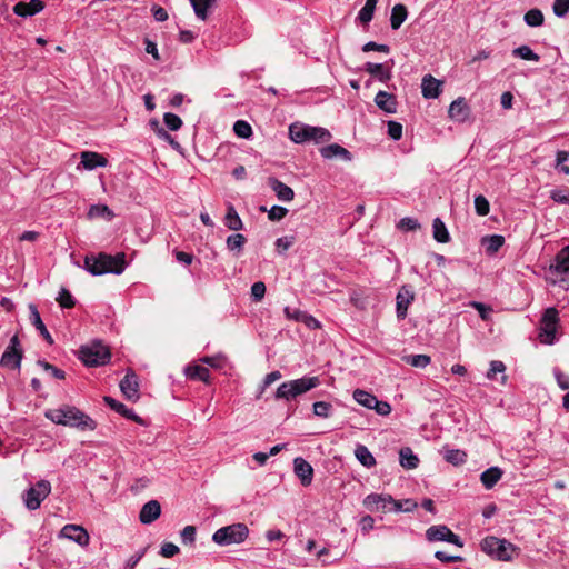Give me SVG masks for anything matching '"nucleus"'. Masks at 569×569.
<instances>
[{
    "instance_id": "c85d7f7f",
    "label": "nucleus",
    "mask_w": 569,
    "mask_h": 569,
    "mask_svg": "<svg viewBox=\"0 0 569 569\" xmlns=\"http://www.w3.org/2000/svg\"><path fill=\"white\" fill-rule=\"evenodd\" d=\"M365 70L381 82L388 81L391 77L389 69H386L382 63L367 62Z\"/></svg>"
},
{
    "instance_id": "79ce46f5",
    "label": "nucleus",
    "mask_w": 569,
    "mask_h": 569,
    "mask_svg": "<svg viewBox=\"0 0 569 569\" xmlns=\"http://www.w3.org/2000/svg\"><path fill=\"white\" fill-rule=\"evenodd\" d=\"M523 20L529 27H540L543 23L545 17L541 10L530 9L526 12Z\"/></svg>"
},
{
    "instance_id": "5701e85b",
    "label": "nucleus",
    "mask_w": 569,
    "mask_h": 569,
    "mask_svg": "<svg viewBox=\"0 0 569 569\" xmlns=\"http://www.w3.org/2000/svg\"><path fill=\"white\" fill-rule=\"evenodd\" d=\"M320 154L325 159L340 158L345 161H351L352 154L349 150L341 147L340 144L332 143L320 149Z\"/></svg>"
},
{
    "instance_id": "a19ab883",
    "label": "nucleus",
    "mask_w": 569,
    "mask_h": 569,
    "mask_svg": "<svg viewBox=\"0 0 569 569\" xmlns=\"http://www.w3.org/2000/svg\"><path fill=\"white\" fill-rule=\"evenodd\" d=\"M512 56L520 58L522 60H528V61H533V62H538L540 60V57L536 52H533L532 49L527 44L515 48L512 50Z\"/></svg>"
},
{
    "instance_id": "7c9ffc66",
    "label": "nucleus",
    "mask_w": 569,
    "mask_h": 569,
    "mask_svg": "<svg viewBox=\"0 0 569 569\" xmlns=\"http://www.w3.org/2000/svg\"><path fill=\"white\" fill-rule=\"evenodd\" d=\"M357 460L366 468L376 466V459L369 449L363 445H357L355 449Z\"/></svg>"
},
{
    "instance_id": "49530a36",
    "label": "nucleus",
    "mask_w": 569,
    "mask_h": 569,
    "mask_svg": "<svg viewBox=\"0 0 569 569\" xmlns=\"http://www.w3.org/2000/svg\"><path fill=\"white\" fill-rule=\"evenodd\" d=\"M418 507L417 502L412 499L395 500L392 510L395 512H411Z\"/></svg>"
},
{
    "instance_id": "c756f323",
    "label": "nucleus",
    "mask_w": 569,
    "mask_h": 569,
    "mask_svg": "<svg viewBox=\"0 0 569 569\" xmlns=\"http://www.w3.org/2000/svg\"><path fill=\"white\" fill-rule=\"evenodd\" d=\"M224 224L232 231H239L243 228L242 220L232 204H229L227 208Z\"/></svg>"
},
{
    "instance_id": "bb28decb",
    "label": "nucleus",
    "mask_w": 569,
    "mask_h": 569,
    "mask_svg": "<svg viewBox=\"0 0 569 569\" xmlns=\"http://www.w3.org/2000/svg\"><path fill=\"white\" fill-rule=\"evenodd\" d=\"M502 473L500 468L491 467L481 473L480 480L486 489H491L501 479Z\"/></svg>"
},
{
    "instance_id": "0eeeda50",
    "label": "nucleus",
    "mask_w": 569,
    "mask_h": 569,
    "mask_svg": "<svg viewBox=\"0 0 569 569\" xmlns=\"http://www.w3.org/2000/svg\"><path fill=\"white\" fill-rule=\"evenodd\" d=\"M558 311L555 308H548L542 315L539 327V340L545 345H553L557 340Z\"/></svg>"
},
{
    "instance_id": "603ef678",
    "label": "nucleus",
    "mask_w": 569,
    "mask_h": 569,
    "mask_svg": "<svg viewBox=\"0 0 569 569\" xmlns=\"http://www.w3.org/2000/svg\"><path fill=\"white\" fill-rule=\"evenodd\" d=\"M163 121L168 129L172 131L179 130L182 126V120L180 119V117L171 112H166L163 114Z\"/></svg>"
},
{
    "instance_id": "c03bdc74",
    "label": "nucleus",
    "mask_w": 569,
    "mask_h": 569,
    "mask_svg": "<svg viewBox=\"0 0 569 569\" xmlns=\"http://www.w3.org/2000/svg\"><path fill=\"white\" fill-rule=\"evenodd\" d=\"M466 458V452L459 449H447L445 452V459L455 466L462 465Z\"/></svg>"
},
{
    "instance_id": "774afa93",
    "label": "nucleus",
    "mask_w": 569,
    "mask_h": 569,
    "mask_svg": "<svg viewBox=\"0 0 569 569\" xmlns=\"http://www.w3.org/2000/svg\"><path fill=\"white\" fill-rule=\"evenodd\" d=\"M359 526H360V529L362 531V533H368L370 530L373 529L375 527V519L367 515V516H363L360 521H359Z\"/></svg>"
},
{
    "instance_id": "2f4dec72",
    "label": "nucleus",
    "mask_w": 569,
    "mask_h": 569,
    "mask_svg": "<svg viewBox=\"0 0 569 569\" xmlns=\"http://www.w3.org/2000/svg\"><path fill=\"white\" fill-rule=\"evenodd\" d=\"M184 373L189 379L199 380L203 382H208L210 377L209 369L199 365L186 367Z\"/></svg>"
},
{
    "instance_id": "b1692460",
    "label": "nucleus",
    "mask_w": 569,
    "mask_h": 569,
    "mask_svg": "<svg viewBox=\"0 0 569 569\" xmlns=\"http://www.w3.org/2000/svg\"><path fill=\"white\" fill-rule=\"evenodd\" d=\"M376 104L387 113H396L397 100L396 97L386 91H379L375 98Z\"/></svg>"
},
{
    "instance_id": "dca6fc26",
    "label": "nucleus",
    "mask_w": 569,
    "mask_h": 569,
    "mask_svg": "<svg viewBox=\"0 0 569 569\" xmlns=\"http://www.w3.org/2000/svg\"><path fill=\"white\" fill-rule=\"evenodd\" d=\"M120 389L124 397L129 400L139 399V383L137 375L129 370L124 378L120 381Z\"/></svg>"
},
{
    "instance_id": "0e129e2a",
    "label": "nucleus",
    "mask_w": 569,
    "mask_h": 569,
    "mask_svg": "<svg viewBox=\"0 0 569 569\" xmlns=\"http://www.w3.org/2000/svg\"><path fill=\"white\" fill-rule=\"evenodd\" d=\"M388 134L393 140H399L402 137V126L396 121L388 122Z\"/></svg>"
},
{
    "instance_id": "338daca9",
    "label": "nucleus",
    "mask_w": 569,
    "mask_h": 569,
    "mask_svg": "<svg viewBox=\"0 0 569 569\" xmlns=\"http://www.w3.org/2000/svg\"><path fill=\"white\" fill-rule=\"evenodd\" d=\"M398 227L402 230L411 231V230H416L417 228H419V223L416 219L407 217V218H402L399 221Z\"/></svg>"
},
{
    "instance_id": "f3484780",
    "label": "nucleus",
    "mask_w": 569,
    "mask_h": 569,
    "mask_svg": "<svg viewBox=\"0 0 569 569\" xmlns=\"http://www.w3.org/2000/svg\"><path fill=\"white\" fill-rule=\"evenodd\" d=\"M293 470L296 476L300 479L302 486H309L313 478L312 466L301 457L293 460Z\"/></svg>"
},
{
    "instance_id": "f257e3e1",
    "label": "nucleus",
    "mask_w": 569,
    "mask_h": 569,
    "mask_svg": "<svg viewBox=\"0 0 569 569\" xmlns=\"http://www.w3.org/2000/svg\"><path fill=\"white\" fill-rule=\"evenodd\" d=\"M44 416L57 425L80 430H93L96 428V422L88 415L73 406L49 409L46 411Z\"/></svg>"
},
{
    "instance_id": "cd10ccee",
    "label": "nucleus",
    "mask_w": 569,
    "mask_h": 569,
    "mask_svg": "<svg viewBox=\"0 0 569 569\" xmlns=\"http://www.w3.org/2000/svg\"><path fill=\"white\" fill-rule=\"evenodd\" d=\"M408 17L406 6L398 3L391 10L390 26L392 30H398Z\"/></svg>"
},
{
    "instance_id": "c9c22d12",
    "label": "nucleus",
    "mask_w": 569,
    "mask_h": 569,
    "mask_svg": "<svg viewBox=\"0 0 569 569\" xmlns=\"http://www.w3.org/2000/svg\"><path fill=\"white\" fill-rule=\"evenodd\" d=\"M400 465L406 469H415L418 466L419 459L413 451L406 447L399 452Z\"/></svg>"
},
{
    "instance_id": "052dcab7",
    "label": "nucleus",
    "mask_w": 569,
    "mask_h": 569,
    "mask_svg": "<svg viewBox=\"0 0 569 569\" xmlns=\"http://www.w3.org/2000/svg\"><path fill=\"white\" fill-rule=\"evenodd\" d=\"M552 10L558 18L566 17L569 12V0H555Z\"/></svg>"
},
{
    "instance_id": "bf43d9fd",
    "label": "nucleus",
    "mask_w": 569,
    "mask_h": 569,
    "mask_svg": "<svg viewBox=\"0 0 569 569\" xmlns=\"http://www.w3.org/2000/svg\"><path fill=\"white\" fill-rule=\"evenodd\" d=\"M38 366H40L44 371L49 372L56 379L62 380L66 377L64 371H62L59 368L50 365L49 362L39 360L38 361Z\"/></svg>"
},
{
    "instance_id": "680f3d73",
    "label": "nucleus",
    "mask_w": 569,
    "mask_h": 569,
    "mask_svg": "<svg viewBox=\"0 0 569 569\" xmlns=\"http://www.w3.org/2000/svg\"><path fill=\"white\" fill-rule=\"evenodd\" d=\"M266 284L262 281H257L251 286L252 300L258 302L261 301L266 295Z\"/></svg>"
},
{
    "instance_id": "39448f33",
    "label": "nucleus",
    "mask_w": 569,
    "mask_h": 569,
    "mask_svg": "<svg viewBox=\"0 0 569 569\" xmlns=\"http://www.w3.org/2000/svg\"><path fill=\"white\" fill-rule=\"evenodd\" d=\"M248 537V526L242 522H237L216 530L212 535V541L218 546H230L242 543Z\"/></svg>"
},
{
    "instance_id": "4d7b16f0",
    "label": "nucleus",
    "mask_w": 569,
    "mask_h": 569,
    "mask_svg": "<svg viewBox=\"0 0 569 569\" xmlns=\"http://www.w3.org/2000/svg\"><path fill=\"white\" fill-rule=\"evenodd\" d=\"M57 300L62 308H72L74 306L72 295L64 288L59 291Z\"/></svg>"
},
{
    "instance_id": "72a5a7b5",
    "label": "nucleus",
    "mask_w": 569,
    "mask_h": 569,
    "mask_svg": "<svg viewBox=\"0 0 569 569\" xmlns=\"http://www.w3.org/2000/svg\"><path fill=\"white\" fill-rule=\"evenodd\" d=\"M104 401L111 409L122 415L123 417H127L136 421L139 420L138 416L131 409L127 408L123 403L117 401L116 399L111 397H104Z\"/></svg>"
},
{
    "instance_id": "4468645a",
    "label": "nucleus",
    "mask_w": 569,
    "mask_h": 569,
    "mask_svg": "<svg viewBox=\"0 0 569 569\" xmlns=\"http://www.w3.org/2000/svg\"><path fill=\"white\" fill-rule=\"evenodd\" d=\"M471 109L463 97L453 100L448 110V117L459 123L466 122L470 118Z\"/></svg>"
},
{
    "instance_id": "aec40b11",
    "label": "nucleus",
    "mask_w": 569,
    "mask_h": 569,
    "mask_svg": "<svg viewBox=\"0 0 569 569\" xmlns=\"http://www.w3.org/2000/svg\"><path fill=\"white\" fill-rule=\"evenodd\" d=\"M268 186L276 193L277 198L280 201L289 202V201L293 200L295 192H293L292 188L284 184L282 181L278 180L277 178H273V177L269 178Z\"/></svg>"
},
{
    "instance_id": "1a4fd4ad",
    "label": "nucleus",
    "mask_w": 569,
    "mask_h": 569,
    "mask_svg": "<svg viewBox=\"0 0 569 569\" xmlns=\"http://www.w3.org/2000/svg\"><path fill=\"white\" fill-rule=\"evenodd\" d=\"M22 350L20 348V341L17 335H14L9 342V346L4 350L0 365L9 369H19L21 366Z\"/></svg>"
},
{
    "instance_id": "5fc2aeb1",
    "label": "nucleus",
    "mask_w": 569,
    "mask_h": 569,
    "mask_svg": "<svg viewBox=\"0 0 569 569\" xmlns=\"http://www.w3.org/2000/svg\"><path fill=\"white\" fill-rule=\"evenodd\" d=\"M196 533L197 529L194 526H186L180 532L182 543L193 545L196 541Z\"/></svg>"
},
{
    "instance_id": "412c9836",
    "label": "nucleus",
    "mask_w": 569,
    "mask_h": 569,
    "mask_svg": "<svg viewBox=\"0 0 569 569\" xmlns=\"http://www.w3.org/2000/svg\"><path fill=\"white\" fill-rule=\"evenodd\" d=\"M441 81L437 80L430 74L422 78L421 92L426 99H436L441 92Z\"/></svg>"
},
{
    "instance_id": "393cba45",
    "label": "nucleus",
    "mask_w": 569,
    "mask_h": 569,
    "mask_svg": "<svg viewBox=\"0 0 569 569\" xmlns=\"http://www.w3.org/2000/svg\"><path fill=\"white\" fill-rule=\"evenodd\" d=\"M30 310V321L36 327V329L40 332V335L50 343H53V339L49 331L47 330L44 323L41 320L40 313L34 305L29 306Z\"/></svg>"
},
{
    "instance_id": "8fccbe9b",
    "label": "nucleus",
    "mask_w": 569,
    "mask_h": 569,
    "mask_svg": "<svg viewBox=\"0 0 569 569\" xmlns=\"http://www.w3.org/2000/svg\"><path fill=\"white\" fill-rule=\"evenodd\" d=\"M405 360L407 363L416 368H426L431 361L430 357L427 355H411L405 357Z\"/></svg>"
},
{
    "instance_id": "a878e982",
    "label": "nucleus",
    "mask_w": 569,
    "mask_h": 569,
    "mask_svg": "<svg viewBox=\"0 0 569 569\" xmlns=\"http://www.w3.org/2000/svg\"><path fill=\"white\" fill-rule=\"evenodd\" d=\"M551 268H553L557 273L569 276V246L558 252L555 264H552Z\"/></svg>"
},
{
    "instance_id": "3c124183",
    "label": "nucleus",
    "mask_w": 569,
    "mask_h": 569,
    "mask_svg": "<svg viewBox=\"0 0 569 569\" xmlns=\"http://www.w3.org/2000/svg\"><path fill=\"white\" fill-rule=\"evenodd\" d=\"M332 406L326 401H317L312 406L313 415L320 418H328L330 416Z\"/></svg>"
},
{
    "instance_id": "ea45409f",
    "label": "nucleus",
    "mask_w": 569,
    "mask_h": 569,
    "mask_svg": "<svg viewBox=\"0 0 569 569\" xmlns=\"http://www.w3.org/2000/svg\"><path fill=\"white\" fill-rule=\"evenodd\" d=\"M88 217L90 219L102 217L106 218L107 220H111L114 217V213L106 204H92L89 208Z\"/></svg>"
},
{
    "instance_id": "e433bc0d",
    "label": "nucleus",
    "mask_w": 569,
    "mask_h": 569,
    "mask_svg": "<svg viewBox=\"0 0 569 569\" xmlns=\"http://www.w3.org/2000/svg\"><path fill=\"white\" fill-rule=\"evenodd\" d=\"M505 243V238L500 234H492L482 239V244L489 254L496 253Z\"/></svg>"
},
{
    "instance_id": "423d86ee",
    "label": "nucleus",
    "mask_w": 569,
    "mask_h": 569,
    "mask_svg": "<svg viewBox=\"0 0 569 569\" xmlns=\"http://www.w3.org/2000/svg\"><path fill=\"white\" fill-rule=\"evenodd\" d=\"M79 358L89 367L103 366L110 360V351L101 342H93L80 348Z\"/></svg>"
},
{
    "instance_id": "de8ad7c7",
    "label": "nucleus",
    "mask_w": 569,
    "mask_h": 569,
    "mask_svg": "<svg viewBox=\"0 0 569 569\" xmlns=\"http://www.w3.org/2000/svg\"><path fill=\"white\" fill-rule=\"evenodd\" d=\"M550 199L560 204H569V188H555L550 191Z\"/></svg>"
},
{
    "instance_id": "13d9d810",
    "label": "nucleus",
    "mask_w": 569,
    "mask_h": 569,
    "mask_svg": "<svg viewBox=\"0 0 569 569\" xmlns=\"http://www.w3.org/2000/svg\"><path fill=\"white\" fill-rule=\"evenodd\" d=\"M475 208L479 216H487L490 210L489 202L482 194L475 198Z\"/></svg>"
},
{
    "instance_id": "20e7f679",
    "label": "nucleus",
    "mask_w": 569,
    "mask_h": 569,
    "mask_svg": "<svg viewBox=\"0 0 569 569\" xmlns=\"http://www.w3.org/2000/svg\"><path fill=\"white\" fill-rule=\"evenodd\" d=\"M290 139L296 143L315 141L316 143L327 142L331 139L329 130L322 127H312L303 123H292L289 127Z\"/></svg>"
},
{
    "instance_id": "58836bf2",
    "label": "nucleus",
    "mask_w": 569,
    "mask_h": 569,
    "mask_svg": "<svg viewBox=\"0 0 569 569\" xmlns=\"http://www.w3.org/2000/svg\"><path fill=\"white\" fill-rule=\"evenodd\" d=\"M197 18L206 20L208 17V9L216 2V0H190Z\"/></svg>"
},
{
    "instance_id": "f704fd0d",
    "label": "nucleus",
    "mask_w": 569,
    "mask_h": 569,
    "mask_svg": "<svg viewBox=\"0 0 569 569\" xmlns=\"http://www.w3.org/2000/svg\"><path fill=\"white\" fill-rule=\"evenodd\" d=\"M352 397L359 405L367 409H371L373 405H377V397L362 389H356Z\"/></svg>"
},
{
    "instance_id": "ddd939ff",
    "label": "nucleus",
    "mask_w": 569,
    "mask_h": 569,
    "mask_svg": "<svg viewBox=\"0 0 569 569\" xmlns=\"http://www.w3.org/2000/svg\"><path fill=\"white\" fill-rule=\"evenodd\" d=\"M363 506L370 511H393V498L390 495L370 493L363 499Z\"/></svg>"
},
{
    "instance_id": "4be33fe9",
    "label": "nucleus",
    "mask_w": 569,
    "mask_h": 569,
    "mask_svg": "<svg viewBox=\"0 0 569 569\" xmlns=\"http://www.w3.org/2000/svg\"><path fill=\"white\" fill-rule=\"evenodd\" d=\"M81 162L80 164L86 170H93L99 167H106L108 164L107 158L102 154L93 152V151H83L81 152Z\"/></svg>"
},
{
    "instance_id": "9b49d317",
    "label": "nucleus",
    "mask_w": 569,
    "mask_h": 569,
    "mask_svg": "<svg viewBox=\"0 0 569 569\" xmlns=\"http://www.w3.org/2000/svg\"><path fill=\"white\" fill-rule=\"evenodd\" d=\"M124 258V253H117L116 256L101 253V259L103 260V269L97 270L96 276H101L104 273H122L127 267Z\"/></svg>"
},
{
    "instance_id": "6e6552de",
    "label": "nucleus",
    "mask_w": 569,
    "mask_h": 569,
    "mask_svg": "<svg viewBox=\"0 0 569 569\" xmlns=\"http://www.w3.org/2000/svg\"><path fill=\"white\" fill-rule=\"evenodd\" d=\"M51 483L48 480H40L34 486L30 487L22 495L24 506L29 510H37L40 508L41 502L50 495Z\"/></svg>"
},
{
    "instance_id": "473e14b6",
    "label": "nucleus",
    "mask_w": 569,
    "mask_h": 569,
    "mask_svg": "<svg viewBox=\"0 0 569 569\" xmlns=\"http://www.w3.org/2000/svg\"><path fill=\"white\" fill-rule=\"evenodd\" d=\"M433 238L437 242L447 243L450 240L449 232L446 224L440 218H435L432 221Z\"/></svg>"
},
{
    "instance_id": "09e8293b",
    "label": "nucleus",
    "mask_w": 569,
    "mask_h": 569,
    "mask_svg": "<svg viewBox=\"0 0 569 569\" xmlns=\"http://www.w3.org/2000/svg\"><path fill=\"white\" fill-rule=\"evenodd\" d=\"M233 131L239 138L248 139L252 136L251 126L244 120H238L233 124Z\"/></svg>"
},
{
    "instance_id": "f03ea898",
    "label": "nucleus",
    "mask_w": 569,
    "mask_h": 569,
    "mask_svg": "<svg viewBox=\"0 0 569 569\" xmlns=\"http://www.w3.org/2000/svg\"><path fill=\"white\" fill-rule=\"evenodd\" d=\"M480 549L497 561H511L519 552V548L512 542L495 536L485 537L480 541Z\"/></svg>"
},
{
    "instance_id": "6ab92c4d",
    "label": "nucleus",
    "mask_w": 569,
    "mask_h": 569,
    "mask_svg": "<svg viewBox=\"0 0 569 569\" xmlns=\"http://www.w3.org/2000/svg\"><path fill=\"white\" fill-rule=\"evenodd\" d=\"M44 3L41 0H31L30 2L20 1L14 4L13 12L22 18L34 16L42 11Z\"/></svg>"
},
{
    "instance_id": "e2e57ef3",
    "label": "nucleus",
    "mask_w": 569,
    "mask_h": 569,
    "mask_svg": "<svg viewBox=\"0 0 569 569\" xmlns=\"http://www.w3.org/2000/svg\"><path fill=\"white\" fill-rule=\"evenodd\" d=\"M288 213V209L281 206H272L271 209L268 211V218L271 221H280L283 219Z\"/></svg>"
},
{
    "instance_id": "864d4df0",
    "label": "nucleus",
    "mask_w": 569,
    "mask_h": 569,
    "mask_svg": "<svg viewBox=\"0 0 569 569\" xmlns=\"http://www.w3.org/2000/svg\"><path fill=\"white\" fill-rule=\"evenodd\" d=\"M295 240L293 236L278 238L274 243L277 252L283 254L295 243Z\"/></svg>"
},
{
    "instance_id": "69168bd1",
    "label": "nucleus",
    "mask_w": 569,
    "mask_h": 569,
    "mask_svg": "<svg viewBox=\"0 0 569 569\" xmlns=\"http://www.w3.org/2000/svg\"><path fill=\"white\" fill-rule=\"evenodd\" d=\"M179 551H180L179 547L176 546L174 543L164 542L161 546L160 555L164 558H171V557L176 556L177 553H179Z\"/></svg>"
},
{
    "instance_id": "9d476101",
    "label": "nucleus",
    "mask_w": 569,
    "mask_h": 569,
    "mask_svg": "<svg viewBox=\"0 0 569 569\" xmlns=\"http://www.w3.org/2000/svg\"><path fill=\"white\" fill-rule=\"evenodd\" d=\"M426 538L429 541H446L459 548L463 547V542L460 537L445 525L429 527L426 531Z\"/></svg>"
},
{
    "instance_id": "a211bd4d",
    "label": "nucleus",
    "mask_w": 569,
    "mask_h": 569,
    "mask_svg": "<svg viewBox=\"0 0 569 569\" xmlns=\"http://www.w3.org/2000/svg\"><path fill=\"white\" fill-rule=\"evenodd\" d=\"M161 515V506L157 500H150L144 503L139 513V520L143 525H150Z\"/></svg>"
},
{
    "instance_id": "4c0bfd02",
    "label": "nucleus",
    "mask_w": 569,
    "mask_h": 569,
    "mask_svg": "<svg viewBox=\"0 0 569 569\" xmlns=\"http://www.w3.org/2000/svg\"><path fill=\"white\" fill-rule=\"evenodd\" d=\"M506 365L500 361V360H492L490 362V367H489V370L487 371V379L489 380H495L496 379V376L498 373H501V383L505 385L507 382V376L505 375V371H506Z\"/></svg>"
},
{
    "instance_id": "37998d69",
    "label": "nucleus",
    "mask_w": 569,
    "mask_h": 569,
    "mask_svg": "<svg viewBox=\"0 0 569 569\" xmlns=\"http://www.w3.org/2000/svg\"><path fill=\"white\" fill-rule=\"evenodd\" d=\"M102 267L103 260L101 259V253L98 256H87L84 258V269L92 276H96L97 270L103 269Z\"/></svg>"
},
{
    "instance_id": "2eb2a0df",
    "label": "nucleus",
    "mask_w": 569,
    "mask_h": 569,
    "mask_svg": "<svg viewBox=\"0 0 569 569\" xmlns=\"http://www.w3.org/2000/svg\"><path fill=\"white\" fill-rule=\"evenodd\" d=\"M415 299V293L409 286H402L396 297V312L399 319L407 317L410 303Z\"/></svg>"
},
{
    "instance_id": "a18cd8bd",
    "label": "nucleus",
    "mask_w": 569,
    "mask_h": 569,
    "mask_svg": "<svg viewBox=\"0 0 569 569\" xmlns=\"http://www.w3.org/2000/svg\"><path fill=\"white\" fill-rule=\"evenodd\" d=\"M247 239L241 233H233L227 238V248L230 251H241Z\"/></svg>"
},
{
    "instance_id": "f8f14e48",
    "label": "nucleus",
    "mask_w": 569,
    "mask_h": 569,
    "mask_svg": "<svg viewBox=\"0 0 569 569\" xmlns=\"http://www.w3.org/2000/svg\"><path fill=\"white\" fill-rule=\"evenodd\" d=\"M59 538L71 540L81 547H87L90 542V536L88 531L78 525H66L60 530Z\"/></svg>"
},
{
    "instance_id": "6e6d98bb",
    "label": "nucleus",
    "mask_w": 569,
    "mask_h": 569,
    "mask_svg": "<svg viewBox=\"0 0 569 569\" xmlns=\"http://www.w3.org/2000/svg\"><path fill=\"white\" fill-rule=\"evenodd\" d=\"M569 159L567 151H558L556 154V168L563 174H569V167L566 166V161Z\"/></svg>"
},
{
    "instance_id": "7ed1b4c3",
    "label": "nucleus",
    "mask_w": 569,
    "mask_h": 569,
    "mask_svg": "<svg viewBox=\"0 0 569 569\" xmlns=\"http://www.w3.org/2000/svg\"><path fill=\"white\" fill-rule=\"evenodd\" d=\"M320 386L319 377H308L305 376L299 379L289 380L282 382L274 393L276 399H282L286 401H291L296 399L298 396H301L313 388Z\"/></svg>"
}]
</instances>
